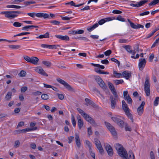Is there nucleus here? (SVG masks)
<instances>
[{"mask_svg":"<svg viewBox=\"0 0 159 159\" xmlns=\"http://www.w3.org/2000/svg\"><path fill=\"white\" fill-rule=\"evenodd\" d=\"M35 70L39 74L46 76H48V75L47 74L43 69L40 66H38L36 67L35 69Z\"/></svg>","mask_w":159,"mask_h":159,"instance_id":"nucleus-12","label":"nucleus"},{"mask_svg":"<svg viewBox=\"0 0 159 159\" xmlns=\"http://www.w3.org/2000/svg\"><path fill=\"white\" fill-rule=\"evenodd\" d=\"M159 30V25L157 26V27L155 28V29L152 32H151V33L148 35V36L147 37L148 38L150 37L151 36H152L154 33L157 31Z\"/></svg>","mask_w":159,"mask_h":159,"instance_id":"nucleus-30","label":"nucleus"},{"mask_svg":"<svg viewBox=\"0 0 159 159\" xmlns=\"http://www.w3.org/2000/svg\"><path fill=\"white\" fill-rule=\"evenodd\" d=\"M42 63L48 67H50L51 65V62L47 61H43Z\"/></svg>","mask_w":159,"mask_h":159,"instance_id":"nucleus-38","label":"nucleus"},{"mask_svg":"<svg viewBox=\"0 0 159 159\" xmlns=\"http://www.w3.org/2000/svg\"><path fill=\"white\" fill-rule=\"evenodd\" d=\"M91 64L92 66H94L99 67L102 69H104V68H105L104 66L103 65H101L99 64H94V63H91Z\"/></svg>","mask_w":159,"mask_h":159,"instance_id":"nucleus-37","label":"nucleus"},{"mask_svg":"<svg viewBox=\"0 0 159 159\" xmlns=\"http://www.w3.org/2000/svg\"><path fill=\"white\" fill-rule=\"evenodd\" d=\"M85 101L86 102V105L87 106L90 105L91 104H92V101L88 98H86L85 99Z\"/></svg>","mask_w":159,"mask_h":159,"instance_id":"nucleus-48","label":"nucleus"},{"mask_svg":"<svg viewBox=\"0 0 159 159\" xmlns=\"http://www.w3.org/2000/svg\"><path fill=\"white\" fill-rule=\"evenodd\" d=\"M129 159H135L134 154L131 150H129Z\"/></svg>","mask_w":159,"mask_h":159,"instance_id":"nucleus-32","label":"nucleus"},{"mask_svg":"<svg viewBox=\"0 0 159 159\" xmlns=\"http://www.w3.org/2000/svg\"><path fill=\"white\" fill-rule=\"evenodd\" d=\"M57 80L58 82L63 85L68 91L71 92H75L74 89L64 80L59 78H57Z\"/></svg>","mask_w":159,"mask_h":159,"instance_id":"nucleus-5","label":"nucleus"},{"mask_svg":"<svg viewBox=\"0 0 159 159\" xmlns=\"http://www.w3.org/2000/svg\"><path fill=\"white\" fill-rule=\"evenodd\" d=\"M71 119L72 123L73 125V126L74 127H75L76 125V122L75 117L73 115H71Z\"/></svg>","mask_w":159,"mask_h":159,"instance_id":"nucleus-43","label":"nucleus"},{"mask_svg":"<svg viewBox=\"0 0 159 159\" xmlns=\"http://www.w3.org/2000/svg\"><path fill=\"white\" fill-rule=\"evenodd\" d=\"M41 98L43 99L46 100L49 98V96L47 94H43L41 95Z\"/></svg>","mask_w":159,"mask_h":159,"instance_id":"nucleus-44","label":"nucleus"},{"mask_svg":"<svg viewBox=\"0 0 159 159\" xmlns=\"http://www.w3.org/2000/svg\"><path fill=\"white\" fill-rule=\"evenodd\" d=\"M111 60L112 61L118 64V66L119 67L120 62L117 59L114 58H112L111 59Z\"/></svg>","mask_w":159,"mask_h":159,"instance_id":"nucleus-51","label":"nucleus"},{"mask_svg":"<svg viewBox=\"0 0 159 159\" xmlns=\"http://www.w3.org/2000/svg\"><path fill=\"white\" fill-rule=\"evenodd\" d=\"M158 101H159V97H157L154 102L155 106H157L158 105Z\"/></svg>","mask_w":159,"mask_h":159,"instance_id":"nucleus-55","label":"nucleus"},{"mask_svg":"<svg viewBox=\"0 0 159 159\" xmlns=\"http://www.w3.org/2000/svg\"><path fill=\"white\" fill-rule=\"evenodd\" d=\"M111 119L113 121L116 123L121 128L123 127L124 125V121L120 119L118 117H117L116 116L112 117Z\"/></svg>","mask_w":159,"mask_h":159,"instance_id":"nucleus-8","label":"nucleus"},{"mask_svg":"<svg viewBox=\"0 0 159 159\" xmlns=\"http://www.w3.org/2000/svg\"><path fill=\"white\" fill-rule=\"evenodd\" d=\"M77 38L80 40H83L85 41H88L89 40V39L85 37H79Z\"/></svg>","mask_w":159,"mask_h":159,"instance_id":"nucleus-60","label":"nucleus"},{"mask_svg":"<svg viewBox=\"0 0 159 159\" xmlns=\"http://www.w3.org/2000/svg\"><path fill=\"white\" fill-rule=\"evenodd\" d=\"M61 19L63 20H69L70 19H72V17H67V16H65V17L61 16Z\"/></svg>","mask_w":159,"mask_h":159,"instance_id":"nucleus-53","label":"nucleus"},{"mask_svg":"<svg viewBox=\"0 0 159 159\" xmlns=\"http://www.w3.org/2000/svg\"><path fill=\"white\" fill-rule=\"evenodd\" d=\"M22 23H20L18 22H15L13 24L14 26L16 27H19L21 26Z\"/></svg>","mask_w":159,"mask_h":159,"instance_id":"nucleus-40","label":"nucleus"},{"mask_svg":"<svg viewBox=\"0 0 159 159\" xmlns=\"http://www.w3.org/2000/svg\"><path fill=\"white\" fill-rule=\"evenodd\" d=\"M21 13L19 11H7L1 12V14H4L6 17L8 18H13L17 16L18 14Z\"/></svg>","mask_w":159,"mask_h":159,"instance_id":"nucleus-4","label":"nucleus"},{"mask_svg":"<svg viewBox=\"0 0 159 159\" xmlns=\"http://www.w3.org/2000/svg\"><path fill=\"white\" fill-rule=\"evenodd\" d=\"M26 74V72L25 71L22 70L21 71L19 75L20 77H23L25 76Z\"/></svg>","mask_w":159,"mask_h":159,"instance_id":"nucleus-47","label":"nucleus"},{"mask_svg":"<svg viewBox=\"0 0 159 159\" xmlns=\"http://www.w3.org/2000/svg\"><path fill=\"white\" fill-rule=\"evenodd\" d=\"M114 17H107L104 19H102L98 22V24L101 25L107 21H109L112 20H115Z\"/></svg>","mask_w":159,"mask_h":159,"instance_id":"nucleus-13","label":"nucleus"},{"mask_svg":"<svg viewBox=\"0 0 159 159\" xmlns=\"http://www.w3.org/2000/svg\"><path fill=\"white\" fill-rule=\"evenodd\" d=\"M94 140L95 144L99 150L100 153L101 154H103L104 152V150L100 141L97 139H95Z\"/></svg>","mask_w":159,"mask_h":159,"instance_id":"nucleus-9","label":"nucleus"},{"mask_svg":"<svg viewBox=\"0 0 159 159\" xmlns=\"http://www.w3.org/2000/svg\"><path fill=\"white\" fill-rule=\"evenodd\" d=\"M150 12L149 11H146L145 12H144L143 13H141L139 14V16H143L144 15H148L149 14Z\"/></svg>","mask_w":159,"mask_h":159,"instance_id":"nucleus-61","label":"nucleus"},{"mask_svg":"<svg viewBox=\"0 0 159 159\" xmlns=\"http://www.w3.org/2000/svg\"><path fill=\"white\" fill-rule=\"evenodd\" d=\"M98 26V23H96L93 25L91 26L90 27H89L87 28V30L88 31L91 32L92 30H94L95 28H97Z\"/></svg>","mask_w":159,"mask_h":159,"instance_id":"nucleus-27","label":"nucleus"},{"mask_svg":"<svg viewBox=\"0 0 159 159\" xmlns=\"http://www.w3.org/2000/svg\"><path fill=\"white\" fill-rule=\"evenodd\" d=\"M124 98L125 100L127 101V102L128 104H132V100L129 95L127 96Z\"/></svg>","mask_w":159,"mask_h":159,"instance_id":"nucleus-31","label":"nucleus"},{"mask_svg":"<svg viewBox=\"0 0 159 159\" xmlns=\"http://www.w3.org/2000/svg\"><path fill=\"white\" fill-rule=\"evenodd\" d=\"M12 96V93L11 92H8L5 97V98L7 101L9 100Z\"/></svg>","mask_w":159,"mask_h":159,"instance_id":"nucleus-35","label":"nucleus"},{"mask_svg":"<svg viewBox=\"0 0 159 159\" xmlns=\"http://www.w3.org/2000/svg\"><path fill=\"white\" fill-rule=\"evenodd\" d=\"M122 47L125 48L129 53H132L133 52L131 46L130 45H124L122 46Z\"/></svg>","mask_w":159,"mask_h":159,"instance_id":"nucleus-24","label":"nucleus"},{"mask_svg":"<svg viewBox=\"0 0 159 159\" xmlns=\"http://www.w3.org/2000/svg\"><path fill=\"white\" fill-rule=\"evenodd\" d=\"M105 124L111 132L112 135L113 136L116 137L117 135V133L115 128L110 123L107 122H105Z\"/></svg>","mask_w":159,"mask_h":159,"instance_id":"nucleus-7","label":"nucleus"},{"mask_svg":"<svg viewBox=\"0 0 159 159\" xmlns=\"http://www.w3.org/2000/svg\"><path fill=\"white\" fill-rule=\"evenodd\" d=\"M75 136L76 145L78 148H80V146L81 143L79 136L77 133L75 134Z\"/></svg>","mask_w":159,"mask_h":159,"instance_id":"nucleus-19","label":"nucleus"},{"mask_svg":"<svg viewBox=\"0 0 159 159\" xmlns=\"http://www.w3.org/2000/svg\"><path fill=\"white\" fill-rule=\"evenodd\" d=\"M113 74L114 76L117 78H120L122 75V74L120 73H118L117 71L115 70L113 71Z\"/></svg>","mask_w":159,"mask_h":159,"instance_id":"nucleus-34","label":"nucleus"},{"mask_svg":"<svg viewBox=\"0 0 159 159\" xmlns=\"http://www.w3.org/2000/svg\"><path fill=\"white\" fill-rule=\"evenodd\" d=\"M136 52H139V45L138 44H136L133 50Z\"/></svg>","mask_w":159,"mask_h":159,"instance_id":"nucleus-49","label":"nucleus"},{"mask_svg":"<svg viewBox=\"0 0 159 159\" xmlns=\"http://www.w3.org/2000/svg\"><path fill=\"white\" fill-rule=\"evenodd\" d=\"M138 66L140 70H142L145 67L146 63V61L144 58H140L139 60Z\"/></svg>","mask_w":159,"mask_h":159,"instance_id":"nucleus-10","label":"nucleus"},{"mask_svg":"<svg viewBox=\"0 0 159 159\" xmlns=\"http://www.w3.org/2000/svg\"><path fill=\"white\" fill-rule=\"evenodd\" d=\"M114 81L116 85H118L120 84H121L124 82V81L122 80H115Z\"/></svg>","mask_w":159,"mask_h":159,"instance_id":"nucleus-50","label":"nucleus"},{"mask_svg":"<svg viewBox=\"0 0 159 159\" xmlns=\"http://www.w3.org/2000/svg\"><path fill=\"white\" fill-rule=\"evenodd\" d=\"M122 75L127 80H128L131 76V74L128 71H124L122 73Z\"/></svg>","mask_w":159,"mask_h":159,"instance_id":"nucleus-21","label":"nucleus"},{"mask_svg":"<svg viewBox=\"0 0 159 159\" xmlns=\"http://www.w3.org/2000/svg\"><path fill=\"white\" fill-rule=\"evenodd\" d=\"M77 119L78 120V125L79 129H81L84 125V122L81 118L80 115L77 116Z\"/></svg>","mask_w":159,"mask_h":159,"instance_id":"nucleus-17","label":"nucleus"},{"mask_svg":"<svg viewBox=\"0 0 159 159\" xmlns=\"http://www.w3.org/2000/svg\"><path fill=\"white\" fill-rule=\"evenodd\" d=\"M125 129L126 131H131V128L127 124L125 125Z\"/></svg>","mask_w":159,"mask_h":159,"instance_id":"nucleus-64","label":"nucleus"},{"mask_svg":"<svg viewBox=\"0 0 159 159\" xmlns=\"http://www.w3.org/2000/svg\"><path fill=\"white\" fill-rule=\"evenodd\" d=\"M6 7L7 8H20L21 7L19 6H17L14 5H7V6Z\"/></svg>","mask_w":159,"mask_h":159,"instance_id":"nucleus-33","label":"nucleus"},{"mask_svg":"<svg viewBox=\"0 0 159 159\" xmlns=\"http://www.w3.org/2000/svg\"><path fill=\"white\" fill-rule=\"evenodd\" d=\"M144 90L147 96L150 95V84L149 80L148 77L146 78V80L144 85Z\"/></svg>","mask_w":159,"mask_h":159,"instance_id":"nucleus-6","label":"nucleus"},{"mask_svg":"<svg viewBox=\"0 0 159 159\" xmlns=\"http://www.w3.org/2000/svg\"><path fill=\"white\" fill-rule=\"evenodd\" d=\"M99 86L103 89H106L107 87L104 81L102 80V81H101L100 82L98 83Z\"/></svg>","mask_w":159,"mask_h":159,"instance_id":"nucleus-26","label":"nucleus"},{"mask_svg":"<svg viewBox=\"0 0 159 159\" xmlns=\"http://www.w3.org/2000/svg\"><path fill=\"white\" fill-rule=\"evenodd\" d=\"M35 16L39 18L43 17L44 19L49 18V17L48 14L43 13H38L36 14L35 13Z\"/></svg>","mask_w":159,"mask_h":159,"instance_id":"nucleus-16","label":"nucleus"},{"mask_svg":"<svg viewBox=\"0 0 159 159\" xmlns=\"http://www.w3.org/2000/svg\"><path fill=\"white\" fill-rule=\"evenodd\" d=\"M88 133L89 136H90L92 134V131L91 129V127H90L88 128Z\"/></svg>","mask_w":159,"mask_h":159,"instance_id":"nucleus-56","label":"nucleus"},{"mask_svg":"<svg viewBox=\"0 0 159 159\" xmlns=\"http://www.w3.org/2000/svg\"><path fill=\"white\" fill-rule=\"evenodd\" d=\"M148 2V0H144L141 1L139 2H137V4H134L131 3L130 5L131 6L134 7H141L145 3L147 2Z\"/></svg>","mask_w":159,"mask_h":159,"instance_id":"nucleus-15","label":"nucleus"},{"mask_svg":"<svg viewBox=\"0 0 159 159\" xmlns=\"http://www.w3.org/2000/svg\"><path fill=\"white\" fill-rule=\"evenodd\" d=\"M126 115L131 120V122L133 123L134 122V120L133 117L131 114L129 112V111H128L125 113Z\"/></svg>","mask_w":159,"mask_h":159,"instance_id":"nucleus-29","label":"nucleus"},{"mask_svg":"<svg viewBox=\"0 0 159 159\" xmlns=\"http://www.w3.org/2000/svg\"><path fill=\"white\" fill-rule=\"evenodd\" d=\"M123 109L125 113L129 111V109L127 105V104L126 105H125L122 106Z\"/></svg>","mask_w":159,"mask_h":159,"instance_id":"nucleus-42","label":"nucleus"},{"mask_svg":"<svg viewBox=\"0 0 159 159\" xmlns=\"http://www.w3.org/2000/svg\"><path fill=\"white\" fill-rule=\"evenodd\" d=\"M38 26L36 25H26L23 27L22 30H23L28 31L29 29H34V28H38Z\"/></svg>","mask_w":159,"mask_h":159,"instance_id":"nucleus-22","label":"nucleus"},{"mask_svg":"<svg viewBox=\"0 0 159 159\" xmlns=\"http://www.w3.org/2000/svg\"><path fill=\"white\" fill-rule=\"evenodd\" d=\"M104 146L108 155L110 156H112L113 152L111 146L107 143L105 144Z\"/></svg>","mask_w":159,"mask_h":159,"instance_id":"nucleus-11","label":"nucleus"},{"mask_svg":"<svg viewBox=\"0 0 159 159\" xmlns=\"http://www.w3.org/2000/svg\"><path fill=\"white\" fill-rule=\"evenodd\" d=\"M42 93L41 92L37 91L35 92H34L32 93V94L34 96L40 95Z\"/></svg>","mask_w":159,"mask_h":159,"instance_id":"nucleus-54","label":"nucleus"},{"mask_svg":"<svg viewBox=\"0 0 159 159\" xmlns=\"http://www.w3.org/2000/svg\"><path fill=\"white\" fill-rule=\"evenodd\" d=\"M127 20L128 22L129 23L130 25L131 28L134 29H137V24H135L134 23L132 22L129 19H127Z\"/></svg>","mask_w":159,"mask_h":159,"instance_id":"nucleus-28","label":"nucleus"},{"mask_svg":"<svg viewBox=\"0 0 159 159\" xmlns=\"http://www.w3.org/2000/svg\"><path fill=\"white\" fill-rule=\"evenodd\" d=\"M51 23L53 24L54 25H57L60 24V22L56 20H53L51 21Z\"/></svg>","mask_w":159,"mask_h":159,"instance_id":"nucleus-58","label":"nucleus"},{"mask_svg":"<svg viewBox=\"0 0 159 159\" xmlns=\"http://www.w3.org/2000/svg\"><path fill=\"white\" fill-rule=\"evenodd\" d=\"M24 58L25 60L27 61L30 62V60H31V58L30 57L28 56H24Z\"/></svg>","mask_w":159,"mask_h":159,"instance_id":"nucleus-62","label":"nucleus"},{"mask_svg":"<svg viewBox=\"0 0 159 159\" xmlns=\"http://www.w3.org/2000/svg\"><path fill=\"white\" fill-rule=\"evenodd\" d=\"M111 50H109L104 52V53L106 56H109L111 54Z\"/></svg>","mask_w":159,"mask_h":159,"instance_id":"nucleus-57","label":"nucleus"},{"mask_svg":"<svg viewBox=\"0 0 159 159\" xmlns=\"http://www.w3.org/2000/svg\"><path fill=\"white\" fill-rule=\"evenodd\" d=\"M108 84L110 89L111 90L112 93L114 95V96L112 95L110 96V100L111 102V108L112 109H114L116 104L117 102L119 99V98L112 84L110 82H109Z\"/></svg>","mask_w":159,"mask_h":159,"instance_id":"nucleus-1","label":"nucleus"},{"mask_svg":"<svg viewBox=\"0 0 159 159\" xmlns=\"http://www.w3.org/2000/svg\"><path fill=\"white\" fill-rule=\"evenodd\" d=\"M101 62L102 64H106V65L108 64V63H109L107 59H104L103 60H102L101 61Z\"/></svg>","mask_w":159,"mask_h":159,"instance_id":"nucleus-59","label":"nucleus"},{"mask_svg":"<svg viewBox=\"0 0 159 159\" xmlns=\"http://www.w3.org/2000/svg\"><path fill=\"white\" fill-rule=\"evenodd\" d=\"M30 34V32H22V33H20L18 34L15 35L14 37L19 36H21V35H23L28 34Z\"/></svg>","mask_w":159,"mask_h":159,"instance_id":"nucleus-52","label":"nucleus"},{"mask_svg":"<svg viewBox=\"0 0 159 159\" xmlns=\"http://www.w3.org/2000/svg\"><path fill=\"white\" fill-rule=\"evenodd\" d=\"M115 19L118 20L122 22L125 21V18H122V17L120 15H119L116 18H115Z\"/></svg>","mask_w":159,"mask_h":159,"instance_id":"nucleus-41","label":"nucleus"},{"mask_svg":"<svg viewBox=\"0 0 159 159\" xmlns=\"http://www.w3.org/2000/svg\"><path fill=\"white\" fill-rule=\"evenodd\" d=\"M27 89V87L26 86H24L21 88V93L25 92Z\"/></svg>","mask_w":159,"mask_h":159,"instance_id":"nucleus-63","label":"nucleus"},{"mask_svg":"<svg viewBox=\"0 0 159 159\" xmlns=\"http://www.w3.org/2000/svg\"><path fill=\"white\" fill-rule=\"evenodd\" d=\"M37 129V127H34V128L33 129H30V128H27L25 129H20L17 130L16 131V132H17V134H20L22 132L25 133L26 132L29 131L33 130H36Z\"/></svg>","mask_w":159,"mask_h":159,"instance_id":"nucleus-18","label":"nucleus"},{"mask_svg":"<svg viewBox=\"0 0 159 159\" xmlns=\"http://www.w3.org/2000/svg\"><path fill=\"white\" fill-rule=\"evenodd\" d=\"M115 147L117 151L118 154L123 159H129L127 152L121 145L116 143L115 145Z\"/></svg>","mask_w":159,"mask_h":159,"instance_id":"nucleus-2","label":"nucleus"},{"mask_svg":"<svg viewBox=\"0 0 159 159\" xmlns=\"http://www.w3.org/2000/svg\"><path fill=\"white\" fill-rule=\"evenodd\" d=\"M55 36L58 39H60L62 40L69 41V38L67 35L62 36L61 35H56Z\"/></svg>","mask_w":159,"mask_h":159,"instance_id":"nucleus-20","label":"nucleus"},{"mask_svg":"<svg viewBox=\"0 0 159 159\" xmlns=\"http://www.w3.org/2000/svg\"><path fill=\"white\" fill-rule=\"evenodd\" d=\"M49 37V34L48 32L43 34L40 35L39 37H37V38L43 39V38H48Z\"/></svg>","mask_w":159,"mask_h":159,"instance_id":"nucleus-25","label":"nucleus"},{"mask_svg":"<svg viewBox=\"0 0 159 159\" xmlns=\"http://www.w3.org/2000/svg\"><path fill=\"white\" fill-rule=\"evenodd\" d=\"M39 61V59L35 57H33L31 58L30 63H32L34 65H36Z\"/></svg>","mask_w":159,"mask_h":159,"instance_id":"nucleus-23","label":"nucleus"},{"mask_svg":"<svg viewBox=\"0 0 159 159\" xmlns=\"http://www.w3.org/2000/svg\"><path fill=\"white\" fill-rule=\"evenodd\" d=\"M60 47V45H48V48L49 49H53V48L57 49V47Z\"/></svg>","mask_w":159,"mask_h":159,"instance_id":"nucleus-45","label":"nucleus"},{"mask_svg":"<svg viewBox=\"0 0 159 159\" xmlns=\"http://www.w3.org/2000/svg\"><path fill=\"white\" fill-rule=\"evenodd\" d=\"M77 110L88 122L90 123L95 127L97 126V124L95 120L87 113H85L83 110L80 108H77Z\"/></svg>","mask_w":159,"mask_h":159,"instance_id":"nucleus-3","label":"nucleus"},{"mask_svg":"<svg viewBox=\"0 0 159 159\" xmlns=\"http://www.w3.org/2000/svg\"><path fill=\"white\" fill-rule=\"evenodd\" d=\"M9 47L11 48L17 49L19 48H20V46L18 45H10L9 46Z\"/></svg>","mask_w":159,"mask_h":159,"instance_id":"nucleus-46","label":"nucleus"},{"mask_svg":"<svg viewBox=\"0 0 159 159\" xmlns=\"http://www.w3.org/2000/svg\"><path fill=\"white\" fill-rule=\"evenodd\" d=\"M145 104L144 101H143L141 105L139 106L137 109V112L139 115H141L143 113V107Z\"/></svg>","mask_w":159,"mask_h":159,"instance_id":"nucleus-14","label":"nucleus"},{"mask_svg":"<svg viewBox=\"0 0 159 159\" xmlns=\"http://www.w3.org/2000/svg\"><path fill=\"white\" fill-rule=\"evenodd\" d=\"M85 143L87 146H88L89 148V151H91L92 150V144L89 141L86 140L85 141Z\"/></svg>","mask_w":159,"mask_h":159,"instance_id":"nucleus-36","label":"nucleus"},{"mask_svg":"<svg viewBox=\"0 0 159 159\" xmlns=\"http://www.w3.org/2000/svg\"><path fill=\"white\" fill-rule=\"evenodd\" d=\"M159 2V0H154L149 4V6H154Z\"/></svg>","mask_w":159,"mask_h":159,"instance_id":"nucleus-39","label":"nucleus"}]
</instances>
